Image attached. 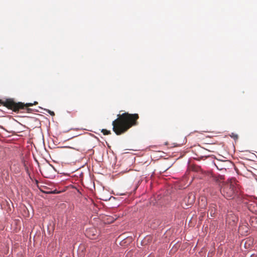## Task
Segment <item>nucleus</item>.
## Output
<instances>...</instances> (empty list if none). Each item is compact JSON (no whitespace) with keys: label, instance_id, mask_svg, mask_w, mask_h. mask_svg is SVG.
I'll return each mask as SVG.
<instances>
[{"label":"nucleus","instance_id":"f257e3e1","mask_svg":"<svg viewBox=\"0 0 257 257\" xmlns=\"http://www.w3.org/2000/svg\"><path fill=\"white\" fill-rule=\"evenodd\" d=\"M117 116L112 123V130L116 135L123 134L132 126L138 124L139 116L137 113L124 112L117 114Z\"/></svg>","mask_w":257,"mask_h":257},{"label":"nucleus","instance_id":"f03ea898","mask_svg":"<svg viewBox=\"0 0 257 257\" xmlns=\"http://www.w3.org/2000/svg\"><path fill=\"white\" fill-rule=\"evenodd\" d=\"M239 190V185L235 179H231L223 184L220 192L226 199L232 198Z\"/></svg>","mask_w":257,"mask_h":257},{"label":"nucleus","instance_id":"7ed1b4c3","mask_svg":"<svg viewBox=\"0 0 257 257\" xmlns=\"http://www.w3.org/2000/svg\"><path fill=\"white\" fill-rule=\"evenodd\" d=\"M0 103L14 111H16L19 108L23 107V105L21 103L15 102L12 99H7L5 101L0 99Z\"/></svg>","mask_w":257,"mask_h":257},{"label":"nucleus","instance_id":"20e7f679","mask_svg":"<svg viewBox=\"0 0 257 257\" xmlns=\"http://www.w3.org/2000/svg\"><path fill=\"white\" fill-rule=\"evenodd\" d=\"M85 234L91 239H95L98 236L99 232L95 227H91L86 230Z\"/></svg>","mask_w":257,"mask_h":257},{"label":"nucleus","instance_id":"39448f33","mask_svg":"<svg viewBox=\"0 0 257 257\" xmlns=\"http://www.w3.org/2000/svg\"><path fill=\"white\" fill-rule=\"evenodd\" d=\"M195 200V195L193 192L189 193L183 199V203L186 207L191 205L194 203Z\"/></svg>","mask_w":257,"mask_h":257},{"label":"nucleus","instance_id":"423d86ee","mask_svg":"<svg viewBox=\"0 0 257 257\" xmlns=\"http://www.w3.org/2000/svg\"><path fill=\"white\" fill-rule=\"evenodd\" d=\"M217 212V205L215 203H210L208 210V215L209 214L212 217H214Z\"/></svg>","mask_w":257,"mask_h":257},{"label":"nucleus","instance_id":"0eeeda50","mask_svg":"<svg viewBox=\"0 0 257 257\" xmlns=\"http://www.w3.org/2000/svg\"><path fill=\"white\" fill-rule=\"evenodd\" d=\"M115 219L112 216H106L104 217L103 221L105 223L109 224L112 223Z\"/></svg>","mask_w":257,"mask_h":257},{"label":"nucleus","instance_id":"6e6552de","mask_svg":"<svg viewBox=\"0 0 257 257\" xmlns=\"http://www.w3.org/2000/svg\"><path fill=\"white\" fill-rule=\"evenodd\" d=\"M206 203H207L206 199L204 197H202L199 200V205H203V204L204 207H205L206 204Z\"/></svg>","mask_w":257,"mask_h":257},{"label":"nucleus","instance_id":"1a4fd4ad","mask_svg":"<svg viewBox=\"0 0 257 257\" xmlns=\"http://www.w3.org/2000/svg\"><path fill=\"white\" fill-rule=\"evenodd\" d=\"M21 103H22V102H21ZM22 104H23V107L19 108L16 112L19 111L20 109H24L25 107H28L31 106L33 105V104L32 103H26V104L22 103Z\"/></svg>","mask_w":257,"mask_h":257},{"label":"nucleus","instance_id":"9d476101","mask_svg":"<svg viewBox=\"0 0 257 257\" xmlns=\"http://www.w3.org/2000/svg\"><path fill=\"white\" fill-rule=\"evenodd\" d=\"M101 132L103 133L104 135H108L111 134V132L110 131H108L105 129H102L101 130Z\"/></svg>","mask_w":257,"mask_h":257},{"label":"nucleus","instance_id":"9b49d317","mask_svg":"<svg viewBox=\"0 0 257 257\" xmlns=\"http://www.w3.org/2000/svg\"><path fill=\"white\" fill-rule=\"evenodd\" d=\"M46 111L52 116H54L55 115V113L54 111H52L50 110H49V109H47L46 110Z\"/></svg>","mask_w":257,"mask_h":257},{"label":"nucleus","instance_id":"f8f14e48","mask_svg":"<svg viewBox=\"0 0 257 257\" xmlns=\"http://www.w3.org/2000/svg\"><path fill=\"white\" fill-rule=\"evenodd\" d=\"M216 167L218 169H219L220 170H221L224 169V168H223V167L219 168L217 166H216Z\"/></svg>","mask_w":257,"mask_h":257},{"label":"nucleus","instance_id":"ddd939ff","mask_svg":"<svg viewBox=\"0 0 257 257\" xmlns=\"http://www.w3.org/2000/svg\"><path fill=\"white\" fill-rule=\"evenodd\" d=\"M33 105H36V104H38V102H37V101H35V102H34V103H33Z\"/></svg>","mask_w":257,"mask_h":257},{"label":"nucleus","instance_id":"4468645a","mask_svg":"<svg viewBox=\"0 0 257 257\" xmlns=\"http://www.w3.org/2000/svg\"><path fill=\"white\" fill-rule=\"evenodd\" d=\"M51 193H55V192H51Z\"/></svg>","mask_w":257,"mask_h":257},{"label":"nucleus","instance_id":"2eb2a0df","mask_svg":"<svg viewBox=\"0 0 257 257\" xmlns=\"http://www.w3.org/2000/svg\"><path fill=\"white\" fill-rule=\"evenodd\" d=\"M254 219L257 221V218H254Z\"/></svg>","mask_w":257,"mask_h":257}]
</instances>
